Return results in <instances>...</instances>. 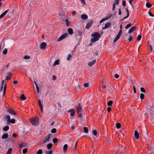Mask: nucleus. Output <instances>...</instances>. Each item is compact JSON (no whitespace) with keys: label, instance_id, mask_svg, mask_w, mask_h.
Returning <instances> with one entry per match:
<instances>
[{"label":"nucleus","instance_id":"f257e3e1","mask_svg":"<svg viewBox=\"0 0 154 154\" xmlns=\"http://www.w3.org/2000/svg\"><path fill=\"white\" fill-rule=\"evenodd\" d=\"M92 38L91 39V42L92 43H94L99 40L100 37V34L97 32H95L92 33L91 35Z\"/></svg>","mask_w":154,"mask_h":154},{"label":"nucleus","instance_id":"f03ea898","mask_svg":"<svg viewBox=\"0 0 154 154\" xmlns=\"http://www.w3.org/2000/svg\"><path fill=\"white\" fill-rule=\"evenodd\" d=\"M76 108L77 113L79 115V116L80 118L82 117V115L84 114V113L82 114L81 113L82 111L81 106L79 105V106L76 107Z\"/></svg>","mask_w":154,"mask_h":154},{"label":"nucleus","instance_id":"7ed1b4c3","mask_svg":"<svg viewBox=\"0 0 154 154\" xmlns=\"http://www.w3.org/2000/svg\"><path fill=\"white\" fill-rule=\"evenodd\" d=\"M31 123L34 125H36L38 123V119L37 118H34L30 120Z\"/></svg>","mask_w":154,"mask_h":154},{"label":"nucleus","instance_id":"20e7f679","mask_svg":"<svg viewBox=\"0 0 154 154\" xmlns=\"http://www.w3.org/2000/svg\"><path fill=\"white\" fill-rule=\"evenodd\" d=\"M122 32V30L120 29L117 36L114 40L113 42L115 43L120 38Z\"/></svg>","mask_w":154,"mask_h":154},{"label":"nucleus","instance_id":"39448f33","mask_svg":"<svg viewBox=\"0 0 154 154\" xmlns=\"http://www.w3.org/2000/svg\"><path fill=\"white\" fill-rule=\"evenodd\" d=\"M68 35V33H65L62 35L58 39V41H60L66 38Z\"/></svg>","mask_w":154,"mask_h":154},{"label":"nucleus","instance_id":"423d86ee","mask_svg":"<svg viewBox=\"0 0 154 154\" xmlns=\"http://www.w3.org/2000/svg\"><path fill=\"white\" fill-rule=\"evenodd\" d=\"M3 87H1L0 90V93H1V92H2L3 91V95L4 96L5 93V91L6 88V85L5 84L4 85V89H3Z\"/></svg>","mask_w":154,"mask_h":154},{"label":"nucleus","instance_id":"0eeeda50","mask_svg":"<svg viewBox=\"0 0 154 154\" xmlns=\"http://www.w3.org/2000/svg\"><path fill=\"white\" fill-rule=\"evenodd\" d=\"M7 111L11 115H17V113L15 112V111L12 109H8Z\"/></svg>","mask_w":154,"mask_h":154},{"label":"nucleus","instance_id":"6e6552de","mask_svg":"<svg viewBox=\"0 0 154 154\" xmlns=\"http://www.w3.org/2000/svg\"><path fill=\"white\" fill-rule=\"evenodd\" d=\"M93 21L92 20H91L88 23L86 24V28L88 29H89L90 27L91 26L92 24Z\"/></svg>","mask_w":154,"mask_h":154},{"label":"nucleus","instance_id":"1a4fd4ad","mask_svg":"<svg viewBox=\"0 0 154 154\" xmlns=\"http://www.w3.org/2000/svg\"><path fill=\"white\" fill-rule=\"evenodd\" d=\"M46 45L47 44L45 42H43L40 45V48L41 49H45Z\"/></svg>","mask_w":154,"mask_h":154},{"label":"nucleus","instance_id":"9d476101","mask_svg":"<svg viewBox=\"0 0 154 154\" xmlns=\"http://www.w3.org/2000/svg\"><path fill=\"white\" fill-rule=\"evenodd\" d=\"M111 26V24L110 22L106 23L105 25V26L102 28V29H105Z\"/></svg>","mask_w":154,"mask_h":154},{"label":"nucleus","instance_id":"9b49d317","mask_svg":"<svg viewBox=\"0 0 154 154\" xmlns=\"http://www.w3.org/2000/svg\"><path fill=\"white\" fill-rule=\"evenodd\" d=\"M8 75L6 77V80L7 81L9 80L11 77L12 74L11 72H9L8 73Z\"/></svg>","mask_w":154,"mask_h":154},{"label":"nucleus","instance_id":"f8f14e48","mask_svg":"<svg viewBox=\"0 0 154 154\" xmlns=\"http://www.w3.org/2000/svg\"><path fill=\"white\" fill-rule=\"evenodd\" d=\"M50 138V135L49 134L46 137H45V139L43 141V143H45L48 141Z\"/></svg>","mask_w":154,"mask_h":154},{"label":"nucleus","instance_id":"ddd939ff","mask_svg":"<svg viewBox=\"0 0 154 154\" xmlns=\"http://www.w3.org/2000/svg\"><path fill=\"white\" fill-rule=\"evenodd\" d=\"M136 26L131 27L129 30L128 32V33L129 34L131 33L134 31L136 30Z\"/></svg>","mask_w":154,"mask_h":154},{"label":"nucleus","instance_id":"4468645a","mask_svg":"<svg viewBox=\"0 0 154 154\" xmlns=\"http://www.w3.org/2000/svg\"><path fill=\"white\" fill-rule=\"evenodd\" d=\"M68 112H70V115L71 116H73L74 115L75 113V111L74 109H70L68 111Z\"/></svg>","mask_w":154,"mask_h":154},{"label":"nucleus","instance_id":"2eb2a0df","mask_svg":"<svg viewBox=\"0 0 154 154\" xmlns=\"http://www.w3.org/2000/svg\"><path fill=\"white\" fill-rule=\"evenodd\" d=\"M96 60H94L91 62H89L88 63V65L90 66H92L93 65H94L95 63L96 62Z\"/></svg>","mask_w":154,"mask_h":154},{"label":"nucleus","instance_id":"dca6fc26","mask_svg":"<svg viewBox=\"0 0 154 154\" xmlns=\"http://www.w3.org/2000/svg\"><path fill=\"white\" fill-rule=\"evenodd\" d=\"M134 135L136 138L137 139L139 138V134L138 131H135Z\"/></svg>","mask_w":154,"mask_h":154},{"label":"nucleus","instance_id":"f3484780","mask_svg":"<svg viewBox=\"0 0 154 154\" xmlns=\"http://www.w3.org/2000/svg\"><path fill=\"white\" fill-rule=\"evenodd\" d=\"M59 16L60 19L63 21H64V20L66 19V17L63 15H60Z\"/></svg>","mask_w":154,"mask_h":154},{"label":"nucleus","instance_id":"a211bd4d","mask_svg":"<svg viewBox=\"0 0 154 154\" xmlns=\"http://www.w3.org/2000/svg\"><path fill=\"white\" fill-rule=\"evenodd\" d=\"M88 17L87 15L85 14H82L81 16V18L83 19L86 20L88 18Z\"/></svg>","mask_w":154,"mask_h":154},{"label":"nucleus","instance_id":"6ab92c4d","mask_svg":"<svg viewBox=\"0 0 154 154\" xmlns=\"http://www.w3.org/2000/svg\"><path fill=\"white\" fill-rule=\"evenodd\" d=\"M59 60H57L55 61L54 63L53 64V66H55L56 65H59Z\"/></svg>","mask_w":154,"mask_h":154},{"label":"nucleus","instance_id":"aec40b11","mask_svg":"<svg viewBox=\"0 0 154 154\" xmlns=\"http://www.w3.org/2000/svg\"><path fill=\"white\" fill-rule=\"evenodd\" d=\"M148 106L149 108H152L154 106V105L152 103H148Z\"/></svg>","mask_w":154,"mask_h":154},{"label":"nucleus","instance_id":"412c9836","mask_svg":"<svg viewBox=\"0 0 154 154\" xmlns=\"http://www.w3.org/2000/svg\"><path fill=\"white\" fill-rule=\"evenodd\" d=\"M8 137V135L7 134L5 133L3 134L2 137V138L3 139H5Z\"/></svg>","mask_w":154,"mask_h":154},{"label":"nucleus","instance_id":"4be33fe9","mask_svg":"<svg viewBox=\"0 0 154 154\" xmlns=\"http://www.w3.org/2000/svg\"><path fill=\"white\" fill-rule=\"evenodd\" d=\"M26 144L25 143H22L19 145V148H23L26 145Z\"/></svg>","mask_w":154,"mask_h":154},{"label":"nucleus","instance_id":"5701e85b","mask_svg":"<svg viewBox=\"0 0 154 154\" xmlns=\"http://www.w3.org/2000/svg\"><path fill=\"white\" fill-rule=\"evenodd\" d=\"M68 145L66 144H65L64 145L63 149V151L64 152H65L66 151L68 148Z\"/></svg>","mask_w":154,"mask_h":154},{"label":"nucleus","instance_id":"b1692460","mask_svg":"<svg viewBox=\"0 0 154 154\" xmlns=\"http://www.w3.org/2000/svg\"><path fill=\"white\" fill-rule=\"evenodd\" d=\"M5 119L7 120V122L8 123L10 120V117L9 115H8L5 117Z\"/></svg>","mask_w":154,"mask_h":154},{"label":"nucleus","instance_id":"393cba45","mask_svg":"<svg viewBox=\"0 0 154 154\" xmlns=\"http://www.w3.org/2000/svg\"><path fill=\"white\" fill-rule=\"evenodd\" d=\"M148 151L150 153H152L153 152V149L152 146L149 147L148 149Z\"/></svg>","mask_w":154,"mask_h":154},{"label":"nucleus","instance_id":"a878e982","mask_svg":"<svg viewBox=\"0 0 154 154\" xmlns=\"http://www.w3.org/2000/svg\"><path fill=\"white\" fill-rule=\"evenodd\" d=\"M34 83L35 85V86H36V88L37 93H38L39 92V89L38 85L35 81H34Z\"/></svg>","mask_w":154,"mask_h":154},{"label":"nucleus","instance_id":"bb28decb","mask_svg":"<svg viewBox=\"0 0 154 154\" xmlns=\"http://www.w3.org/2000/svg\"><path fill=\"white\" fill-rule=\"evenodd\" d=\"M68 31L69 34H72L73 33V30L72 28H69L68 29Z\"/></svg>","mask_w":154,"mask_h":154},{"label":"nucleus","instance_id":"cd10ccee","mask_svg":"<svg viewBox=\"0 0 154 154\" xmlns=\"http://www.w3.org/2000/svg\"><path fill=\"white\" fill-rule=\"evenodd\" d=\"M20 98L21 99L23 100H25L26 99V97L25 96V95L23 94H22L21 96H20Z\"/></svg>","mask_w":154,"mask_h":154},{"label":"nucleus","instance_id":"c85d7f7f","mask_svg":"<svg viewBox=\"0 0 154 154\" xmlns=\"http://www.w3.org/2000/svg\"><path fill=\"white\" fill-rule=\"evenodd\" d=\"M83 131L85 133H88V128L86 127H84Z\"/></svg>","mask_w":154,"mask_h":154},{"label":"nucleus","instance_id":"c756f323","mask_svg":"<svg viewBox=\"0 0 154 154\" xmlns=\"http://www.w3.org/2000/svg\"><path fill=\"white\" fill-rule=\"evenodd\" d=\"M112 14H109L105 18V19H106V20H107L108 19H109L110 18H111V17H112Z\"/></svg>","mask_w":154,"mask_h":154},{"label":"nucleus","instance_id":"7c9ffc66","mask_svg":"<svg viewBox=\"0 0 154 154\" xmlns=\"http://www.w3.org/2000/svg\"><path fill=\"white\" fill-rule=\"evenodd\" d=\"M15 119H10L8 123L14 124L15 123Z\"/></svg>","mask_w":154,"mask_h":154},{"label":"nucleus","instance_id":"2f4dec72","mask_svg":"<svg viewBox=\"0 0 154 154\" xmlns=\"http://www.w3.org/2000/svg\"><path fill=\"white\" fill-rule=\"evenodd\" d=\"M9 129V127L8 126H5L3 129V131H6Z\"/></svg>","mask_w":154,"mask_h":154},{"label":"nucleus","instance_id":"473e14b6","mask_svg":"<svg viewBox=\"0 0 154 154\" xmlns=\"http://www.w3.org/2000/svg\"><path fill=\"white\" fill-rule=\"evenodd\" d=\"M12 149L11 148H10L8 150L7 154H11L12 152Z\"/></svg>","mask_w":154,"mask_h":154},{"label":"nucleus","instance_id":"72a5a7b5","mask_svg":"<svg viewBox=\"0 0 154 154\" xmlns=\"http://www.w3.org/2000/svg\"><path fill=\"white\" fill-rule=\"evenodd\" d=\"M116 127L117 129L120 128L121 127V125L120 123H117L116 124Z\"/></svg>","mask_w":154,"mask_h":154},{"label":"nucleus","instance_id":"f704fd0d","mask_svg":"<svg viewBox=\"0 0 154 154\" xmlns=\"http://www.w3.org/2000/svg\"><path fill=\"white\" fill-rule=\"evenodd\" d=\"M8 49L7 48H5L2 52L3 54H6L8 52Z\"/></svg>","mask_w":154,"mask_h":154},{"label":"nucleus","instance_id":"c9c22d12","mask_svg":"<svg viewBox=\"0 0 154 154\" xmlns=\"http://www.w3.org/2000/svg\"><path fill=\"white\" fill-rule=\"evenodd\" d=\"M52 146V144L51 143H49L47 145V147L48 149H50L51 148Z\"/></svg>","mask_w":154,"mask_h":154},{"label":"nucleus","instance_id":"e433bc0d","mask_svg":"<svg viewBox=\"0 0 154 154\" xmlns=\"http://www.w3.org/2000/svg\"><path fill=\"white\" fill-rule=\"evenodd\" d=\"M71 57L72 55L70 54H69L67 57V60L68 61H69L70 60Z\"/></svg>","mask_w":154,"mask_h":154},{"label":"nucleus","instance_id":"4c0bfd02","mask_svg":"<svg viewBox=\"0 0 154 154\" xmlns=\"http://www.w3.org/2000/svg\"><path fill=\"white\" fill-rule=\"evenodd\" d=\"M152 6V5L149 3H147L146 4V6L148 8H150Z\"/></svg>","mask_w":154,"mask_h":154},{"label":"nucleus","instance_id":"58836bf2","mask_svg":"<svg viewBox=\"0 0 154 154\" xmlns=\"http://www.w3.org/2000/svg\"><path fill=\"white\" fill-rule=\"evenodd\" d=\"M65 22L66 23V25L67 26H69L70 24L69 22V21L68 19H66L65 20Z\"/></svg>","mask_w":154,"mask_h":154},{"label":"nucleus","instance_id":"ea45409f","mask_svg":"<svg viewBox=\"0 0 154 154\" xmlns=\"http://www.w3.org/2000/svg\"><path fill=\"white\" fill-rule=\"evenodd\" d=\"M131 25H132V24L131 23H129L128 24L126 25V26H125V29H128L129 27H131Z\"/></svg>","mask_w":154,"mask_h":154},{"label":"nucleus","instance_id":"a19ab883","mask_svg":"<svg viewBox=\"0 0 154 154\" xmlns=\"http://www.w3.org/2000/svg\"><path fill=\"white\" fill-rule=\"evenodd\" d=\"M112 103V100L109 101L107 103V105L110 106H111Z\"/></svg>","mask_w":154,"mask_h":154},{"label":"nucleus","instance_id":"79ce46f5","mask_svg":"<svg viewBox=\"0 0 154 154\" xmlns=\"http://www.w3.org/2000/svg\"><path fill=\"white\" fill-rule=\"evenodd\" d=\"M42 153H43L41 149H39L37 152V154H42Z\"/></svg>","mask_w":154,"mask_h":154},{"label":"nucleus","instance_id":"37998d69","mask_svg":"<svg viewBox=\"0 0 154 154\" xmlns=\"http://www.w3.org/2000/svg\"><path fill=\"white\" fill-rule=\"evenodd\" d=\"M140 98L143 100L144 98V94L143 93H141L140 95Z\"/></svg>","mask_w":154,"mask_h":154},{"label":"nucleus","instance_id":"c03bdc74","mask_svg":"<svg viewBox=\"0 0 154 154\" xmlns=\"http://www.w3.org/2000/svg\"><path fill=\"white\" fill-rule=\"evenodd\" d=\"M27 151H28L27 149V148L24 149L23 150V154H26L27 152Z\"/></svg>","mask_w":154,"mask_h":154},{"label":"nucleus","instance_id":"a18cd8bd","mask_svg":"<svg viewBox=\"0 0 154 154\" xmlns=\"http://www.w3.org/2000/svg\"><path fill=\"white\" fill-rule=\"evenodd\" d=\"M81 4L84 5H86V2L85 0H80Z\"/></svg>","mask_w":154,"mask_h":154},{"label":"nucleus","instance_id":"49530a36","mask_svg":"<svg viewBox=\"0 0 154 154\" xmlns=\"http://www.w3.org/2000/svg\"><path fill=\"white\" fill-rule=\"evenodd\" d=\"M57 131V130L55 128H54L52 129L51 130V132L52 133H55Z\"/></svg>","mask_w":154,"mask_h":154},{"label":"nucleus","instance_id":"de8ad7c7","mask_svg":"<svg viewBox=\"0 0 154 154\" xmlns=\"http://www.w3.org/2000/svg\"><path fill=\"white\" fill-rule=\"evenodd\" d=\"M57 139L56 138H54L53 140V142L54 143H56L57 141Z\"/></svg>","mask_w":154,"mask_h":154},{"label":"nucleus","instance_id":"09e8293b","mask_svg":"<svg viewBox=\"0 0 154 154\" xmlns=\"http://www.w3.org/2000/svg\"><path fill=\"white\" fill-rule=\"evenodd\" d=\"M38 103L40 107L43 106V105L42 104L41 101V100H38Z\"/></svg>","mask_w":154,"mask_h":154},{"label":"nucleus","instance_id":"8fccbe9b","mask_svg":"<svg viewBox=\"0 0 154 154\" xmlns=\"http://www.w3.org/2000/svg\"><path fill=\"white\" fill-rule=\"evenodd\" d=\"M141 38V35H139L137 37V41H140Z\"/></svg>","mask_w":154,"mask_h":154},{"label":"nucleus","instance_id":"3c124183","mask_svg":"<svg viewBox=\"0 0 154 154\" xmlns=\"http://www.w3.org/2000/svg\"><path fill=\"white\" fill-rule=\"evenodd\" d=\"M92 133L93 134L94 136H96L97 133V132L96 130H93L92 132Z\"/></svg>","mask_w":154,"mask_h":154},{"label":"nucleus","instance_id":"603ef678","mask_svg":"<svg viewBox=\"0 0 154 154\" xmlns=\"http://www.w3.org/2000/svg\"><path fill=\"white\" fill-rule=\"evenodd\" d=\"M140 91L143 93H145L146 92V91L144 88H140Z\"/></svg>","mask_w":154,"mask_h":154},{"label":"nucleus","instance_id":"864d4df0","mask_svg":"<svg viewBox=\"0 0 154 154\" xmlns=\"http://www.w3.org/2000/svg\"><path fill=\"white\" fill-rule=\"evenodd\" d=\"M53 151L51 150H50L47 151L46 152V154H52Z\"/></svg>","mask_w":154,"mask_h":154},{"label":"nucleus","instance_id":"5fc2aeb1","mask_svg":"<svg viewBox=\"0 0 154 154\" xmlns=\"http://www.w3.org/2000/svg\"><path fill=\"white\" fill-rule=\"evenodd\" d=\"M30 56L29 55H25L24 57V58L25 59H29V58H30Z\"/></svg>","mask_w":154,"mask_h":154},{"label":"nucleus","instance_id":"6e6d98bb","mask_svg":"<svg viewBox=\"0 0 154 154\" xmlns=\"http://www.w3.org/2000/svg\"><path fill=\"white\" fill-rule=\"evenodd\" d=\"M106 20V19H105V18H103V19H102V20H101L100 21V24L101 23L103 22L104 21H105Z\"/></svg>","mask_w":154,"mask_h":154},{"label":"nucleus","instance_id":"4d7b16f0","mask_svg":"<svg viewBox=\"0 0 154 154\" xmlns=\"http://www.w3.org/2000/svg\"><path fill=\"white\" fill-rule=\"evenodd\" d=\"M122 4L124 6H125L126 5V2L124 0L122 1Z\"/></svg>","mask_w":154,"mask_h":154},{"label":"nucleus","instance_id":"13d9d810","mask_svg":"<svg viewBox=\"0 0 154 154\" xmlns=\"http://www.w3.org/2000/svg\"><path fill=\"white\" fill-rule=\"evenodd\" d=\"M9 11V9H8V10H7L5 11V12H4L2 14L4 15L5 16V15L7 14V13Z\"/></svg>","mask_w":154,"mask_h":154},{"label":"nucleus","instance_id":"bf43d9fd","mask_svg":"<svg viewBox=\"0 0 154 154\" xmlns=\"http://www.w3.org/2000/svg\"><path fill=\"white\" fill-rule=\"evenodd\" d=\"M9 11V9H8V10H7L5 11V12H4L2 14L4 15L5 16V15L7 14V13Z\"/></svg>","mask_w":154,"mask_h":154},{"label":"nucleus","instance_id":"052dcab7","mask_svg":"<svg viewBox=\"0 0 154 154\" xmlns=\"http://www.w3.org/2000/svg\"><path fill=\"white\" fill-rule=\"evenodd\" d=\"M89 86V84L87 83H85L84 84V86L85 88L88 87Z\"/></svg>","mask_w":154,"mask_h":154},{"label":"nucleus","instance_id":"680f3d73","mask_svg":"<svg viewBox=\"0 0 154 154\" xmlns=\"http://www.w3.org/2000/svg\"><path fill=\"white\" fill-rule=\"evenodd\" d=\"M132 39V37L131 36H130L129 38H128V40L129 42H130L131 41Z\"/></svg>","mask_w":154,"mask_h":154},{"label":"nucleus","instance_id":"e2e57ef3","mask_svg":"<svg viewBox=\"0 0 154 154\" xmlns=\"http://www.w3.org/2000/svg\"><path fill=\"white\" fill-rule=\"evenodd\" d=\"M148 14L150 16L152 17H154V15L152 14L150 11H149L148 12Z\"/></svg>","mask_w":154,"mask_h":154},{"label":"nucleus","instance_id":"0e129e2a","mask_svg":"<svg viewBox=\"0 0 154 154\" xmlns=\"http://www.w3.org/2000/svg\"><path fill=\"white\" fill-rule=\"evenodd\" d=\"M118 14H119L120 15L121 14H122V12H121V9L120 8H119V10H118Z\"/></svg>","mask_w":154,"mask_h":154},{"label":"nucleus","instance_id":"69168bd1","mask_svg":"<svg viewBox=\"0 0 154 154\" xmlns=\"http://www.w3.org/2000/svg\"><path fill=\"white\" fill-rule=\"evenodd\" d=\"M114 77L116 78H118L119 77V75L117 74H115L114 75Z\"/></svg>","mask_w":154,"mask_h":154},{"label":"nucleus","instance_id":"338daca9","mask_svg":"<svg viewBox=\"0 0 154 154\" xmlns=\"http://www.w3.org/2000/svg\"><path fill=\"white\" fill-rule=\"evenodd\" d=\"M119 0H115V2L116 3V5H118L119 2Z\"/></svg>","mask_w":154,"mask_h":154},{"label":"nucleus","instance_id":"774afa93","mask_svg":"<svg viewBox=\"0 0 154 154\" xmlns=\"http://www.w3.org/2000/svg\"><path fill=\"white\" fill-rule=\"evenodd\" d=\"M111 108L110 107H108L107 108L108 112H110L111 111Z\"/></svg>","mask_w":154,"mask_h":154}]
</instances>
